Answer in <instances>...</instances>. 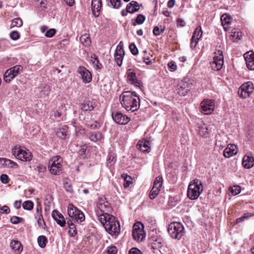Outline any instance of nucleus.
<instances>
[{"mask_svg": "<svg viewBox=\"0 0 254 254\" xmlns=\"http://www.w3.org/2000/svg\"><path fill=\"white\" fill-rule=\"evenodd\" d=\"M237 146L233 144H229L223 151V155L225 158H230L237 153Z\"/></svg>", "mask_w": 254, "mask_h": 254, "instance_id": "6ab92c4d", "label": "nucleus"}, {"mask_svg": "<svg viewBox=\"0 0 254 254\" xmlns=\"http://www.w3.org/2000/svg\"><path fill=\"white\" fill-rule=\"evenodd\" d=\"M116 161V159L113 155H110L108 156L107 159L108 165L112 166L115 163Z\"/></svg>", "mask_w": 254, "mask_h": 254, "instance_id": "864d4df0", "label": "nucleus"}, {"mask_svg": "<svg viewBox=\"0 0 254 254\" xmlns=\"http://www.w3.org/2000/svg\"><path fill=\"white\" fill-rule=\"evenodd\" d=\"M150 141L148 140L143 139L139 140L137 144V148L143 152H149L150 151Z\"/></svg>", "mask_w": 254, "mask_h": 254, "instance_id": "aec40b11", "label": "nucleus"}, {"mask_svg": "<svg viewBox=\"0 0 254 254\" xmlns=\"http://www.w3.org/2000/svg\"><path fill=\"white\" fill-rule=\"evenodd\" d=\"M202 35V31L201 29V27L200 26H197L195 29L192 36L193 38H195L197 40H199V39L201 37Z\"/></svg>", "mask_w": 254, "mask_h": 254, "instance_id": "72a5a7b5", "label": "nucleus"}, {"mask_svg": "<svg viewBox=\"0 0 254 254\" xmlns=\"http://www.w3.org/2000/svg\"><path fill=\"white\" fill-rule=\"evenodd\" d=\"M241 187L239 186H234L230 189V192L233 195H236L241 192Z\"/></svg>", "mask_w": 254, "mask_h": 254, "instance_id": "a19ab883", "label": "nucleus"}, {"mask_svg": "<svg viewBox=\"0 0 254 254\" xmlns=\"http://www.w3.org/2000/svg\"><path fill=\"white\" fill-rule=\"evenodd\" d=\"M153 33L155 36L160 35L161 34L160 28L157 26H155L153 30Z\"/></svg>", "mask_w": 254, "mask_h": 254, "instance_id": "774afa93", "label": "nucleus"}, {"mask_svg": "<svg viewBox=\"0 0 254 254\" xmlns=\"http://www.w3.org/2000/svg\"><path fill=\"white\" fill-rule=\"evenodd\" d=\"M129 49L131 53L133 55H137L138 53V49L134 43H131L129 46Z\"/></svg>", "mask_w": 254, "mask_h": 254, "instance_id": "de8ad7c7", "label": "nucleus"}, {"mask_svg": "<svg viewBox=\"0 0 254 254\" xmlns=\"http://www.w3.org/2000/svg\"><path fill=\"white\" fill-rule=\"evenodd\" d=\"M202 112L205 115L211 114L214 110V100L209 99L203 100L200 104Z\"/></svg>", "mask_w": 254, "mask_h": 254, "instance_id": "f8f14e48", "label": "nucleus"}, {"mask_svg": "<svg viewBox=\"0 0 254 254\" xmlns=\"http://www.w3.org/2000/svg\"><path fill=\"white\" fill-rule=\"evenodd\" d=\"M112 117L114 121L119 125H126L130 121V118L120 112H113Z\"/></svg>", "mask_w": 254, "mask_h": 254, "instance_id": "ddd939ff", "label": "nucleus"}, {"mask_svg": "<svg viewBox=\"0 0 254 254\" xmlns=\"http://www.w3.org/2000/svg\"><path fill=\"white\" fill-rule=\"evenodd\" d=\"M64 188L67 192L71 193L73 192L72 187L70 183L65 182L64 184Z\"/></svg>", "mask_w": 254, "mask_h": 254, "instance_id": "8fccbe9b", "label": "nucleus"}, {"mask_svg": "<svg viewBox=\"0 0 254 254\" xmlns=\"http://www.w3.org/2000/svg\"><path fill=\"white\" fill-rule=\"evenodd\" d=\"M56 33V30L55 29H50L46 32L45 36L47 37L51 38L53 37Z\"/></svg>", "mask_w": 254, "mask_h": 254, "instance_id": "052dcab7", "label": "nucleus"}, {"mask_svg": "<svg viewBox=\"0 0 254 254\" xmlns=\"http://www.w3.org/2000/svg\"><path fill=\"white\" fill-rule=\"evenodd\" d=\"M232 36L233 37H235L237 39H240L241 37H242V33L241 32H237L235 31L232 32Z\"/></svg>", "mask_w": 254, "mask_h": 254, "instance_id": "69168bd1", "label": "nucleus"}, {"mask_svg": "<svg viewBox=\"0 0 254 254\" xmlns=\"http://www.w3.org/2000/svg\"><path fill=\"white\" fill-rule=\"evenodd\" d=\"M163 178L161 176H158L156 178L153 184V187L160 189L162 187L163 184Z\"/></svg>", "mask_w": 254, "mask_h": 254, "instance_id": "4c0bfd02", "label": "nucleus"}, {"mask_svg": "<svg viewBox=\"0 0 254 254\" xmlns=\"http://www.w3.org/2000/svg\"><path fill=\"white\" fill-rule=\"evenodd\" d=\"M12 154L17 159L22 161H29L32 159L31 153L23 147L15 146L12 149Z\"/></svg>", "mask_w": 254, "mask_h": 254, "instance_id": "39448f33", "label": "nucleus"}, {"mask_svg": "<svg viewBox=\"0 0 254 254\" xmlns=\"http://www.w3.org/2000/svg\"><path fill=\"white\" fill-rule=\"evenodd\" d=\"M22 221V218L16 216H13L10 218V222L13 224H18L19 223H21Z\"/></svg>", "mask_w": 254, "mask_h": 254, "instance_id": "09e8293b", "label": "nucleus"}, {"mask_svg": "<svg viewBox=\"0 0 254 254\" xmlns=\"http://www.w3.org/2000/svg\"><path fill=\"white\" fill-rule=\"evenodd\" d=\"M190 84L187 81L184 80L181 82L178 85L177 91V93L182 96H185L190 91Z\"/></svg>", "mask_w": 254, "mask_h": 254, "instance_id": "2eb2a0df", "label": "nucleus"}, {"mask_svg": "<svg viewBox=\"0 0 254 254\" xmlns=\"http://www.w3.org/2000/svg\"><path fill=\"white\" fill-rule=\"evenodd\" d=\"M242 165L246 169H250L254 166V157L252 153H248L244 156Z\"/></svg>", "mask_w": 254, "mask_h": 254, "instance_id": "f3484780", "label": "nucleus"}, {"mask_svg": "<svg viewBox=\"0 0 254 254\" xmlns=\"http://www.w3.org/2000/svg\"><path fill=\"white\" fill-rule=\"evenodd\" d=\"M198 40H197L195 38H193V37H191V42L190 44V47L191 49H194L195 48L197 43Z\"/></svg>", "mask_w": 254, "mask_h": 254, "instance_id": "0e129e2a", "label": "nucleus"}, {"mask_svg": "<svg viewBox=\"0 0 254 254\" xmlns=\"http://www.w3.org/2000/svg\"><path fill=\"white\" fill-rule=\"evenodd\" d=\"M198 132L201 136H206L208 134V129L205 124H201L198 126Z\"/></svg>", "mask_w": 254, "mask_h": 254, "instance_id": "bb28decb", "label": "nucleus"}, {"mask_svg": "<svg viewBox=\"0 0 254 254\" xmlns=\"http://www.w3.org/2000/svg\"><path fill=\"white\" fill-rule=\"evenodd\" d=\"M254 216V214H251V213H245L241 217L237 218L236 219L237 223H240L242 221H243L244 220L249 218L250 217Z\"/></svg>", "mask_w": 254, "mask_h": 254, "instance_id": "a18cd8bd", "label": "nucleus"}, {"mask_svg": "<svg viewBox=\"0 0 254 254\" xmlns=\"http://www.w3.org/2000/svg\"><path fill=\"white\" fill-rule=\"evenodd\" d=\"M106 252L108 254H116L117 253V249L115 246L109 247Z\"/></svg>", "mask_w": 254, "mask_h": 254, "instance_id": "13d9d810", "label": "nucleus"}, {"mask_svg": "<svg viewBox=\"0 0 254 254\" xmlns=\"http://www.w3.org/2000/svg\"><path fill=\"white\" fill-rule=\"evenodd\" d=\"M160 191V189L158 188L153 187L151 190L149 194V197L151 199H153L156 197Z\"/></svg>", "mask_w": 254, "mask_h": 254, "instance_id": "e433bc0d", "label": "nucleus"}, {"mask_svg": "<svg viewBox=\"0 0 254 254\" xmlns=\"http://www.w3.org/2000/svg\"><path fill=\"white\" fill-rule=\"evenodd\" d=\"M168 68L171 71H174L177 69V66L174 61H171L168 64Z\"/></svg>", "mask_w": 254, "mask_h": 254, "instance_id": "5fc2aeb1", "label": "nucleus"}, {"mask_svg": "<svg viewBox=\"0 0 254 254\" xmlns=\"http://www.w3.org/2000/svg\"><path fill=\"white\" fill-rule=\"evenodd\" d=\"M102 138V134L100 132L97 133H93L89 136L90 139L94 142H96Z\"/></svg>", "mask_w": 254, "mask_h": 254, "instance_id": "79ce46f5", "label": "nucleus"}, {"mask_svg": "<svg viewBox=\"0 0 254 254\" xmlns=\"http://www.w3.org/2000/svg\"><path fill=\"white\" fill-rule=\"evenodd\" d=\"M66 223L68 226V234L71 237H74L77 234V230L75 224L71 219L67 220Z\"/></svg>", "mask_w": 254, "mask_h": 254, "instance_id": "a878e982", "label": "nucleus"}, {"mask_svg": "<svg viewBox=\"0 0 254 254\" xmlns=\"http://www.w3.org/2000/svg\"><path fill=\"white\" fill-rule=\"evenodd\" d=\"M247 67L251 70H254V53L248 52L244 55Z\"/></svg>", "mask_w": 254, "mask_h": 254, "instance_id": "dca6fc26", "label": "nucleus"}, {"mask_svg": "<svg viewBox=\"0 0 254 254\" xmlns=\"http://www.w3.org/2000/svg\"><path fill=\"white\" fill-rule=\"evenodd\" d=\"M37 241L39 247L44 248L46 246L48 240L45 236L42 235L38 237Z\"/></svg>", "mask_w": 254, "mask_h": 254, "instance_id": "473e14b6", "label": "nucleus"}, {"mask_svg": "<svg viewBox=\"0 0 254 254\" xmlns=\"http://www.w3.org/2000/svg\"><path fill=\"white\" fill-rule=\"evenodd\" d=\"M23 25V21L20 18H15L13 19L11 22V28L15 27H20Z\"/></svg>", "mask_w": 254, "mask_h": 254, "instance_id": "c9c22d12", "label": "nucleus"}, {"mask_svg": "<svg viewBox=\"0 0 254 254\" xmlns=\"http://www.w3.org/2000/svg\"><path fill=\"white\" fill-rule=\"evenodd\" d=\"M77 71L80 74L83 82L87 83L91 81V74L89 71L85 67L80 66L78 68Z\"/></svg>", "mask_w": 254, "mask_h": 254, "instance_id": "4468645a", "label": "nucleus"}, {"mask_svg": "<svg viewBox=\"0 0 254 254\" xmlns=\"http://www.w3.org/2000/svg\"><path fill=\"white\" fill-rule=\"evenodd\" d=\"M168 232L172 239L179 240L185 234L184 227L180 222H172L168 227Z\"/></svg>", "mask_w": 254, "mask_h": 254, "instance_id": "7ed1b4c3", "label": "nucleus"}, {"mask_svg": "<svg viewBox=\"0 0 254 254\" xmlns=\"http://www.w3.org/2000/svg\"><path fill=\"white\" fill-rule=\"evenodd\" d=\"M115 54L125 55L123 49V42L122 41H121L117 46Z\"/></svg>", "mask_w": 254, "mask_h": 254, "instance_id": "ea45409f", "label": "nucleus"}, {"mask_svg": "<svg viewBox=\"0 0 254 254\" xmlns=\"http://www.w3.org/2000/svg\"><path fill=\"white\" fill-rule=\"evenodd\" d=\"M80 42L85 46H88L90 45L91 40L88 34H85L81 35L79 38Z\"/></svg>", "mask_w": 254, "mask_h": 254, "instance_id": "cd10ccee", "label": "nucleus"}, {"mask_svg": "<svg viewBox=\"0 0 254 254\" xmlns=\"http://www.w3.org/2000/svg\"><path fill=\"white\" fill-rule=\"evenodd\" d=\"M131 183H132V182H131V177L126 175V177L125 178V183H124V187L125 188H128L129 186V185Z\"/></svg>", "mask_w": 254, "mask_h": 254, "instance_id": "3c124183", "label": "nucleus"}, {"mask_svg": "<svg viewBox=\"0 0 254 254\" xmlns=\"http://www.w3.org/2000/svg\"><path fill=\"white\" fill-rule=\"evenodd\" d=\"M56 134L61 139H65L68 135V130L66 127L59 128L56 131Z\"/></svg>", "mask_w": 254, "mask_h": 254, "instance_id": "393cba45", "label": "nucleus"}, {"mask_svg": "<svg viewBox=\"0 0 254 254\" xmlns=\"http://www.w3.org/2000/svg\"><path fill=\"white\" fill-rule=\"evenodd\" d=\"M143 227V225L139 222L135 223L133 226L132 236L133 239L137 242L142 241L145 237Z\"/></svg>", "mask_w": 254, "mask_h": 254, "instance_id": "1a4fd4ad", "label": "nucleus"}, {"mask_svg": "<svg viewBox=\"0 0 254 254\" xmlns=\"http://www.w3.org/2000/svg\"><path fill=\"white\" fill-rule=\"evenodd\" d=\"M231 16L227 13H224L221 16V23L225 30L229 28L228 25L231 23Z\"/></svg>", "mask_w": 254, "mask_h": 254, "instance_id": "b1692460", "label": "nucleus"}, {"mask_svg": "<svg viewBox=\"0 0 254 254\" xmlns=\"http://www.w3.org/2000/svg\"><path fill=\"white\" fill-rule=\"evenodd\" d=\"M52 217L56 221L58 224L61 227H64L66 224V222L64 216L58 211L54 210L52 212Z\"/></svg>", "mask_w": 254, "mask_h": 254, "instance_id": "a211bd4d", "label": "nucleus"}, {"mask_svg": "<svg viewBox=\"0 0 254 254\" xmlns=\"http://www.w3.org/2000/svg\"><path fill=\"white\" fill-rule=\"evenodd\" d=\"M254 90V85L251 82L243 83L239 88L238 94L243 99L249 97Z\"/></svg>", "mask_w": 254, "mask_h": 254, "instance_id": "6e6552de", "label": "nucleus"}, {"mask_svg": "<svg viewBox=\"0 0 254 254\" xmlns=\"http://www.w3.org/2000/svg\"><path fill=\"white\" fill-rule=\"evenodd\" d=\"M127 80L132 84L135 86H139L140 81L137 80L136 76V73L132 69H129L127 71Z\"/></svg>", "mask_w": 254, "mask_h": 254, "instance_id": "412c9836", "label": "nucleus"}, {"mask_svg": "<svg viewBox=\"0 0 254 254\" xmlns=\"http://www.w3.org/2000/svg\"><path fill=\"white\" fill-rule=\"evenodd\" d=\"M110 3L113 8L116 9L120 8L122 4L121 0H110Z\"/></svg>", "mask_w": 254, "mask_h": 254, "instance_id": "49530a36", "label": "nucleus"}, {"mask_svg": "<svg viewBox=\"0 0 254 254\" xmlns=\"http://www.w3.org/2000/svg\"><path fill=\"white\" fill-rule=\"evenodd\" d=\"M40 97H46L48 96L51 92V87L48 85H45L40 90Z\"/></svg>", "mask_w": 254, "mask_h": 254, "instance_id": "7c9ffc66", "label": "nucleus"}, {"mask_svg": "<svg viewBox=\"0 0 254 254\" xmlns=\"http://www.w3.org/2000/svg\"><path fill=\"white\" fill-rule=\"evenodd\" d=\"M177 23L178 26L184 27L186 25V23L184 20L181 18H178L177 20Z\"/></svg>", "mask_w": 254, "mask_h": 254, "instance_id": "338daca9", "label": "nucleus"}, {"mask_svg": "<svg viewBox=\"0 0 254 254\" xmlns=\"http://www.w3.org/2000/svg\"><path fill=\"white\" fill-rule=\"evenodd\" d=\"M145 17L141 14H138L136 18L135 21L138 24H142L145 21Z\"/></svg>", "mask_w": 254, "mask_h": 254, "instance_id": "603ef678", "label": "nucleus"}, {"mask_svg": "<svg viewBox=\"0 0 254 254\" xmlns=\"http://www.w3.org/2000/svg\"><path fill=\"white\" fill-rule=\"evenodd\" d=\"M87 149V146L86 145H82L80 147V148L78 150V154L80 156L84 157L86 150Z\"/></svg>", "mask_w": 254, "mask_h": 254, "instance_id": "bf43d9fd", "label": "nucleus"}, {"mask_svg": "<svg viewBox=\"0 0 254 254\" xmlns=\"http://www.w3.org/2000/svg\"><path fill=\"white\" fill-rule=\"evenodd\" d=\"M10 247L15 251L20 252L22 251V247L21 244L18 241L12 240L10 243Z\"/></svg>", "mask_w": 254, "mask_h": 254, "instance_id": "c756f323", "label": "nucleus"}, {"mask_svg": "<svg viewBox=\"0 0 254 254\" xmlns=\"http://www.w3.org/2000/svg\"><path fill=\"white\" fill-rule=\"evenodd\" d=\"M91 5L93 14L96 17H98L102 6L101 0H92Z\"/></svg>", "mask_w": 254, "mask_h": 254, "instance_id": "4be33fe9", "label": "nucleus"}, {"mask_svg": "<svg viewBox=\"0 0 254 254\" xmlns=\"http://www.w3.org/2000/svg\"><path fill=\"white\" fill-rule=\"evenodd\" d=\"M23 67L20 65H16L7 69L3 75L4 80L6 82H9L12 79L16 77L20 72L22 71Z\"/></svg>", "mask_w": 254, "mask_h": 254, "instance_id": "9d476101", "label": "nucleus"}, {"mask_svg": "<svg viewBox=\"0 0 254 254\" xmlns=\"http://www.w3.org/2000/svg\"><path fill=\"white\" fill-rule=\"evenodd\" d=\"M87 126L91 128V129H96L100 127V124L97 121H94L92 124H87Z\"/></svg>", "mask_w": 254, "mask_h": 254, "instance_id": "680f3d73", "label": "nucleus"}, {"mask_svg": "<svg viewBox=\"0 0 254 254\" xmlns=\"http://www.w3.org/2000/svg\"><path fill=\"white\" fill-rule=\"evenodd\" d=\"M109 216H113V215H110L107 213L102 214L99 216V220L102 224L105 227V224H107V223L109 221V218H111Z\"/></svg>", "mask_w": 254, "mask_h": 254, "instance_id": "c85d7f7f", "label": "nucleus"}, {"mask_svg": "<svg viewBox=\"0 0 254 254\" xmlns=\"http://www.w3.org/2000/svg\"><path fill=\"white\" fill-rule=\"evenodd\" d=\"M224 64L222 52L218 51L215 53L213 61L210 63L211 67L214 70L218 71L221 69Z\"/></svg>", "mask_w": 254, "mask_h": 254, "instance_id": "9b49d317", "label": "nucleus"}, {"mask_svg": "<svg viewBox=\"0 0 254 254\" xmlns=\"http://www.w3.org/2000/svg\"><path fill=\"white\" fill-rule=\"evenodd\" d=\"M35 218L37 219L38 224L40 227H42L43 225H45V222L43 217V215L42 214H39L38 215H35Z\"/></svg>", "mask_w": 254, "mask_h": 254, "instance_id": "c03bdc74", "label": "nucleus"}, {"mask_svg": "<svg viewBox=\"0 0 254 254\" xmlns=\"http://www.w3.org/2000/svg\"><path fill=\"white\" fill-rule=\"evenodd\" d=\"M63 159L60 156H55L50 159L48 163L49 172L53 175H59L63 171Z\"/></svg>", "mask_w": 254, "mask_h": 254, "instance_id": "20e7f679", "label": "nucleus"}, {"mask_svg": "<svg viewBox=\"0 0 254 254\" xmlns=\"http://www.w3.org/2000/svg\"><path fill=\"white\" fill-rule=\"evenodd\" d=\"M67 213L72 221H75L77 223H80L85 220L83 213L72 204H69L67 208Z\"/></svg>", "mask_w": 254, "mask_h": 254, "instance_id": "423d86ee", "label": "nucleus"}, {"mask_svg": "<svg viewBox=\"0 0 254 254\" xmlns=\"http://www.w3.org/2000/svg\"><path fill=\"white\" fill-rule=\"evenodd\" d=\"M10 37L12 40H16L19 38L20 34L18 32L13 31L10 33Z\"/></svg>", "mask_w": 254, "mask_h": 254, "instance_id": "6e6d98bb", "label": "nucleus"}, {"mask_svg": "<svg viewBox=\"0 0 254 254\" xmlns=\"http://www.w3.org/2000/svg\"><path fill=\"white\" fill-rule=\"evenodd\" d=\"M139 6H142V4L140 5L136 1L132 0L130 1L127 6V10L128 13H133L138 11L139 10Z\"/></svg>", "mask_w": 254, "mask_h": 254, "instance_id": "5701e85b", "label": "nucleus"}, {"mask_svg": "<svg viewBox=\"0 0 254 254\" xmlns=\"http://www.w3.org/2000/svg\"><path fill=\"white\" fill-rule=\"evenodd\" d=\"M22 206L25 210H31L33 208V203L31 200L25 201L22 204Z\"/></svg>", "mask_w": 254, "mask_h": 254, "instance_id": "58836bf2", "label": "nucleus"}, {"mask_svg": "<svg viewBox=\"0 0 254 254\" xmlns=\"http://www.w3.org/2000/svg\"><path fill=\"white\" fill-rule=\"evenodd\" d=\"M203 190V186L201 181L194 179L191 181L188 187V197L191 200H195L199 196Z\"/></svg>", "mask_w": 254, "mask_h": 254, "instance_id": "f03ea898", "label": "nucleus"}, {"mask_svg": "<svg viewBox=\"0 0 254 254\" xmlns=\"http://www.w3.org/2000/svg\"><path fill=\"white\" fill-rule=\"evenodd\" d=\"M124 55L115 54V60L118 66H121L123 64Z\"/></svg>", "mask_w": 254, "mask_h": 254, "instance_id": "37998d69", "label": "nucleus"}, {"mask_svg": "<svg viewBox=\"0 0 254 254\" xmlns=\"http://www.w3.org/2000/svg\"><path fill=\"white\" fill-rule=\"evenodd\" d=\"M122 106L127 111L134 112L137 111L140 106V99L135 92L125 91L120 97Z\"/></svg>", "mask_w": 254, "mask_h": 254, "instance_id": "f257e3e1", "label": "nucleus"}, {"mask_svg": "<svg viewBox=\"0 0 254 254\" xmlns=\"http://www.w3.org/2000/svg\"><path fill=\"white\" fill-rule=\"evenodd\" d=\"M94 106H93L92 103L90 101H87L81 104V109L82 110L87 111H92L94 109Z\"/></svg>", "mask_w": 254, "mask_h": 254, "instance_id": "2f4dec72", "label": "nucleus"}, {"mask_svg": "<svg viewBox=\"0 0 254 254\" xmlns=\"http://www.w3.org/2000/svg\"><path fill=\"white\" fill-rule=\"evenodd\" d=\"M109 221L105 225V229L111 235H118L120 232V226L114 216H109Z\"/></svg>", "mask_w": 254, "mask_h": 254, "instance_id": "0eeeda50", "label": "nucleus"}, {"mask_svg": "<svg viewBox=\"0 0 254 254\" xmlns=\"http://www.w3.org/2000/svg\"><path fill=\"white\" fill-rule=\"evenodd\" d=\"M91 61L96 69H101L102 65L99 63L97 57L95 55L91 56Z\"/></svg>", "mask_w": 254, "mask_h": 254, "instance_id": "f704fd0d", "label": "nucleus"}, {"mask_svg": "<svg viewBox=\"0 0 254 254\" xmlns=\"http://www.w3.org/2000/svg\"><path fill=\"white\" fill-rule=\"evenodd\" d=\"M128 254H142V253L139 249L132 248L129 250Z\"/></svg>", "mask_w": 254, "mask_h": 254, "instance_id": "e2e57ef3", "label": "nucleus"}, {"mask_svg": "<svg viewBox=\"0 0 254 254\" xmlns=\"http://www.w3.org/2000/svg\"><path fill=\"white\" fill-rule=\"evenodd\" d=\"M0 180L2 183L4 184H7L9 181V178L6 174L1 175L0 176Z\"/></svg>", "mask_w": 254, "mask_h": 254, "instance_id": "4d7b16f0", "label": "nucleus"}]
</instances>
